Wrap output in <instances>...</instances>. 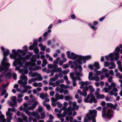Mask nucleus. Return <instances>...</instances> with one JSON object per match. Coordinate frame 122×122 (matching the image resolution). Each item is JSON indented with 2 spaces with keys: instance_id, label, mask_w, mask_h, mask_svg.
Returning a JSON list of instances; mask_svg holds the SVG:
<instances>
[{
  "instance_id": "f257e3e1",
  "label": "nucleus",
  "mask_w": 122,
  "mask_h": 122,
  "mask_svg": "<svg viewBox=\"0 0 122 122\" xmlns=\"http://www.w3.org/2000/svg\"><path fill=\"white\" fill-rule=\"evenodd\" d=\"M9 49H6V51L3 52L4 56L1 63L2 66H0V71L4 70H8L9 67L10 66L9 63L6 62H8L9 60L6 57L9 53Z\"/></svg>"
},
{
  "instance_id": "f03ea898",
  "label": "nucleus",
  "mask_w": 122,
  "mask_h": 122,
  "mask_svg": "<svg viewBox=\"0 0 122 122\" xmlns=\"http://www.w3.org/2000/svg\"><path fill=\"white\" fill-rule=\"evenodd\" d=\"M90 90V91L91 92H94L95 91V89L91 85H90L88 87L86 86L84 88H83L82 92L81 91L80 89L77 90L78 92L81 95H83L85 97H86L87 95L86 92Z\"/></svg>"
},
{
  "instance_id": "7ed1b4c3",
  "label": "nucleus",
  "mask_w": 122,
  "mask_h": 122,
  "mask_svg": "<svg viewBox=\"0 0 122 122\" xmlns=\"http://www.w3.org/2000/svg\"><path fill=\"white\" fill-rule=\"evenodd\" d=\"M97 113V112L95 109L90 110L89 113L87 114L86 115L89 121H90L92 119V122H96V117Z\"/></svg>"
},
{
  "instance_id": "20e7f679",
  "label": "nucleus",
  "mask_w": 122,
  "mask_h": 122,
  "mask_svg": "<svg viewBox=\"0 0 122 122\" xmlns=\"http://www.w3.org/2000/svg\"><path fill=\"white\" fill-rule=\"evenodd\" d=\"M84 102L86 103H92L93 102L94 103L97 102V100L95 98L93 94L90 93L88 95L87 97L84 99Z\"/></svg>"
},
{
  "instance_id": "39448f33",
  "label": "nucleus",
  "mask_w": 122,
  "mask_h": 122,
  "mask_svg": "<svg viewBox=\"0 0 122 122\" xmlns=\"http://www.w3.org/2000/svg\"><path fill=\"white\" fill-rule=\"evenodd\" d=\"M27 109V108H24L23 111L25 113L27 114L28 116H32L35 117L36 118L38 119H39L40 118V116L39 114L34 111H33L32 112H30Z\"/></svg>"
},
{
  "instance_id": "423d86ee",
  "label": "nucleus",
  "mask_w": 122,
  "mask_h": 122,
  "mask_svg": "<svg viewBox=\"0 0 122 122\" xmlns=\"http://www.w3.org/2000/svg\"><path fill=\"white\" fill-rule=\"evenodd\" d=\"M107 108L105 107H103L102 110V116L103 117H107L108 118H110L113 117L112 115L111 114V110H108L107 113H106Z\"/></svg>"
},
{
  "instance_id": "0eeeda50",
  "label": "nucleus",
  "mask_w": 122,
  "mask_h": 122,
  "mask_svg": "<svg viewBox=\"0 0 122 122\" xmlns=\"http://www.w3.org/2000/svg\"><path fill=\"white\" fill-rule=\"evenodd\" d=\"M72 108L71 107H68L66 111L67 113L69 115L66 117V120L67 121H71L73 120L72 117L71 116L72 114Z\"/></svg>"
},
{
  "instance_id": "6e6552de",
  "label": "nucleus",
  "mask_w": 122,
  "mask_h": 122,
  "mask_svg": "<svg viewBox=\"0 0 122 122\" xmlns=\"http://www.w3.org/2000/svg\"><path fill=\"white\" fill-rule=\"evenodd\" d=\"M6 70H3L0 71V72L2 71H3ZM2 74L0 76V82L2 81V80L1 78L3 77H5L6 78H11L12 77L11 74L10 72H6V71H5L3 72H2Z\"/></svg>"
},
{
  "instance_id": "1a4fd4ad",
  "label": "nucleus",
  "mask_w": 122,
  "mask_h": 122,
  "mask_svg": "<svg viewBox=\"0 0 122 122\" xmlns=\"http://www.w3.org/2000/svg\"><path fill=\"white\" fill-rule=\"evenodd\" d=\"M70 77L72 79L73 85L74 86H76V81L77 80V78L75 76V73L74 72H71L70 74Z\"/></svg>"
},
{
  "instance_id": "9d476101",
  "label": "nucleus",
  "mask_w": 122,
  "mask_h": 122,
  "mask_svg": "<svg viewBox=\"0 0 122 122\" xmlns=\"http://www.w3.org/2000/svg\"><path fill=\"white\" fill-rule=\"evenodd\" d=\"M38 104V102L37 101H35L31 106L28 107L27 108V109L29 110L33 111L36 107Z\"/></svg>"
},
{
  "instance_id": "9b49d317",
  "label": "nucleus",
  "mask_w": 122,
  "mask_h": 122,
  "mask_svg": "<svg viewBox=\"0 0 122 122\" xmlns=\"http://www.w3.org/2000/svg\"><path fill=\"white\" fill-rule=\"evenodd\" d=\"M6 115L7 116V122H11L10 120L12 119V116L13 114L12 112H6Z\"/></svg>"
},
{
  "instance_id": "f8f14e48",
  "label": "nucleus",
  "mask_w": 122,
  "mask_h": 122,
  "mask_svg": "<svg viewBox=\"0 0 122 122\" xmlns=\"http://www.w3.org/2000/svg\"><path fill=\"white\" fill-rule=\"evenodd\" d=\"M37 76V77L35 78H32L33 80L34 81V82H35L36 81H41L42 80L43 78L41 76L40 74H38Z\"/></svg>"
},
{
  "instance_id": "ddd939ff",
  "label": "nucleus",
  "mask_w": 122,
  "mask_h": 122,
  "mask_svg": "<svg viewBox=\"0 0 122 122\" xmlns=\"http://www.w3.org/2000/svg\"><path fill=\"white\" fill-rule=\"evenodd\" d=\"M78 56V55L75 54L73 52H71V54L70 57H69V59L75 60L77 59Z\"/></svg>"
},
{
  "instance_id": "4468645a",
  "label": "nucleus",
  "mask_w": 122,
  "mask_h": 122,
  "mask_svg": "<svg viewBox=\"0 0 122 122\" xmlns=\"http://www.w3.org/2000/svg\"><path fill=\"white\" fill-rule=\"evenodd\" d=\"M80 84L81 85V86L80 87V88H83L84 87L88 85L89 84V82L87 81H86L84 82L82 81L81 82Z\"/></svg>"
},
{
  "instance_id": "2eb2a0df",
  "label": "nucleus",
  "mask_w": 122,
  "mask_h": 122,
  "mask_svg": "<svg viewBox=\"0 0 122 122\" xmlns=\"http://www.w3.org/2000/svg\"><path fill=\"white\" fill-rule=\"evenodd\" d=\"M83 56L78 55V56L77 57L78 59L77 60V61L78 63L80 64L81 65L82 64V60L83 59Z\"/></svg>"
},
{
  "instance_id": "dca6fc26",
  "label": "nucleus",
  "mask_w": 122,
  "mask_h": 122,
  "mask_svg": "<svg viewBox=\"0 0 122 122\" xmlns=\"http://www.w3.org/2000/svg\"><path fill=\"white\" fill-rule=\"evenodd\" d=\"M58 66L56 64L53 65L52 64H48V68L51 69L53 68L52 70L54 71L55 68L56 67H57Z\"/></svg>"
},
{
  "instance_id": "f3484780",
  "label": "nucleus",
  "mask_w": 122,
  "mask_h": 122,
  "mask_svg": "<svg viewBox=\"0 0 122 122\" xmlns=\"http://www.w3.org/2000/svg\"><path fill=\"white\" fill-rule=\"evenodd\" d=\"M19 58L20 59H22V60L25 61L26 60H29L30 58V56L28 55H26L25 56L22 57L20 56H19Z\"/></svg>"
},
{
  "instance_id": "a211bd4d",
  "label": "nucleus",
  "mask_w": 122,
  "mask_h": 122,
  "mask_svg": "<svg viewBox=\"0 0 122 122\" xmlns=\"http://www.w3.org/2000/svg\"><path fill=\"white\" fill-rule=\"evenodd\" d=\"M1 114V112L0 111V120L1 122H6V119L4 118V116Z\"/></svg>"
},
{
  "instance_id": "6ab92c4d",
  "label": "nucleus",
  "mask_w": 122,
  "mask_h": 122,
  "mask_svg": "<svg viewBox=\"0 0 122 122\" xmlns=\"http://www.w3.org/2000/svg\"><path fill=\"white\" fill-rule=\"evenodd\" d=\"M48 96L47 94L46 93H41L40 94V97L42 99H44L46 97H47Z\"/></svg>"
},
{
  "instance_id": "aec40b11",
  "label": "nucleus",
  "mask_w": 122,
  "mask_h": 122,
  "mask_svg": "<svg viewBox=\"0 0 122 122\" xmlns=\"http://www.w3.org/2000/svg\"><path fill=\"white\" fill-rule=\"evenodd\" d=\"M55 98L57 100H59L60 99L62 100L64 98V97L62 95H60L58 93H57L56 94Z\"/></svg>"
},
{
  "instance_id": "412c9836",
  "label": "nucleus",
  "mask_w": 122,
  "mask_h": 122,
  "mask_svg": "<svg viewBox=\"0 0 122 122\" xmlns=\"http://www.w3.org/2000/svg\"><path fill=\"white\" fill-rule=\"evenodd\" d=\"M20 78L22 80H27L28 79L27 76H25L24 74L23 73H22L21 75L20 76Z\"/></svg>"
},
{
  "instance_id": "4be33fe9",
  "label": "nucleus",
  "mask_w": 122,
  "mask_h": 122,
  "mask_svg": "<svg viewBox=\"0 0 122 122\" xmlns=\"http://www.w3.org/2000/svg\"><path fill=\"white\" fill-rule=\"evenodd\" d=\"M110 65L112 66H109L108 67V68L109 69H114L115 67V65L113 62L112 61L110 63Z\"/></svg>"
},
{
  "instance_id": "5701e85b",
  "label": "nucleus",
  "mask_w": 122,
  "mask_h": 122,
  "mask_svg": "<svg viewBox=\"0 0 122 122\" xmlns=\"http://www.w3.org/2000/svg\"><path fill=\"white\" fill-rule=\"evenodd\" d=\"M12 102H10V106L12 107H14L17 104V102L16 101H12Z\"/></svg>"
},
{
  "instance_id": "b1692460",
  "label": "nucleus",
  "mask_w": 122,
  "mask_h": 122,
  "mask_svg": "<svg viewBox=\"0 0 122 122\" xmlns=\"http://www.w3.org/2000/svg\"><path fill=\"white\" fill-rule=\"evenodd\" d=\"M105 97V96L103 94H99L98 96H96V98L97 99H102Z\"/></svg>"
},
{
  "instance_id": "393cba45",
  "label": "nucleus",
  "mask_w": 122,
  "mask_h": 122,
  "mask_svg": "<svg viewBox=\"0 0 122 122\" xmlns=\"http://www.w3.org/2000/svg\"><path fill=\"white\" fill-rule=\"evenodd\" d=\"M114 54L115 55L114 57V59L116 60H117L119 58V53L117 52H115L114 53Z\"/></svg>"
},
{
  "instance_id": "a878e982",
  "label": "nucleus",
  "mask_w": 122,
  "mask_h": 122,
  "mask_svg": "<svg viewBox=\"0 0 122 122\" xmlns=\"http://www.w3.org/2000/svg\"><path fill=\"white\" fill-rule=\"evenodd\" d=\"M57 75H55V77L50 78V80L52 82H54L58 79L57 77Z\"/></svg>"
},
{
  "instance_id": "bb28decb",
  "label": "nucleus",
  "mask_w": 122,
  "mask_h": 122,
  "mask_svg": "<svg viewBox=\"0 0 122 122\" xmlns=\"http://www.w3.org/2000/svg\"><path fill=\"white\" fill-rule=\"evenodd\" d=\"M48 34V33H47V32H46L44 33L43 35V36L44 37H45V38L43 39V41H46V38L47 37V35Z\"/></svg>"
},
{
  "instance_id": "cd10ccee",
  "label": "nucleus",
  "mask_w": 122,
  "mask_h": 122,
  "mask_svg": "<svg viewBox=\"0 0 122 122\" xmlns=\"http://www.w3.org/2000/svg\"><path fill=\"white\" fill-rule=\"evenodd\" d=\"M54 70V71L55 72H58L59 73L60 72L62 71V68L61 67H59L58 68H57V67L55 68Z\"/></svg>"
},
{
  "instance_id": "c85d7f7f",
  "label": "nucleus",
  "mask_w": 122,
  "mask_h": 122,
  "mask_svg": "<svg viewBox=\"0 0 122 122\" xmlns=\"http://www.w3.org/2000/svg\"><path fill=\"white\" fill-rule=\"evenodd\" d=\"M65 99L66 100H71L72 99V97L70 95H68L65 97Z\"/></svg>"
},
{
  "instance_id": "c756f323",
  "label": "nucleus",
  "mask_w": 122,
  "mask_h": 122,
  "mask_svg": "<svg viewBox=\"0 0 122 122\" xmlns=\"http://www.w3.org/2000/svg\"><path fill=\"white\" fill-rule=\"evenodd\" d=\"M18 60L16 61L17 64L21 66L23 65V63L21 62V60L22 59H20L19 58V57H18Z\"/></svg>"
},
{
  "instance_id": "7c9ffc66",
  "label": "nucleus",
  "mask_w": 122,
  "mask_h": 122,
  "mask_svg": "<svg viewBox=\"0 0 122 122\" xmlns=\"http://www.w3.org/2000/svg\"><path fill=\"white\" fill-rule=\"evenodd\" d=\"M42 64L41 66L42 67H44L47 64V62L46 60L45 59L43 60L42 62Z\"/></svg>"
},
{
  "instance_id": "2f4dec72",
  "label": "nucleus",
  "mask_w": 122,
  "mask_h": 122,
  "mask_svg": "<svg viewBox=\"0 0 122 122\" xmlns=\"http://www.w3.org/2000/svg\"><path fill=\"white\" fill-rule=\"evenodd\" d=\"M11 111L12 112H15L16 110L14 108L12 107L11 108H9L8 109V112H10V111Z\"/></svg>"
},
{
  "instance_id": "473e14b6",
  "label": "nucleus",
  "mask_w": 122,
  "mask_h": 122,
  "mask_svg": "<svg viewBox=\"0 0 122 122\" xmlns=\"http://www.w3.org/2000/svg\"><path fill=\"white\" fill-rule=\"evenodd\" d=\"M41 68V66H36V67L32 68V70L33 71H36V70H38L39 69H40Z\"/></svg>"
},
{
  "instance_id": "72a5a7b5",
  "label": "nucleus",
  "mask_w": 122,
  "mask_h": 122,
  "mask_svg": "<svg viewBox=\"0 0 122 122\" xmlns=\"http://www.w3.org/2000/svg\"><path fill=\"white\" fill-rule=\"evenodd\" d=\"M21 116L23 117V120L25 121V122H28V117L25 115L24 114H22Z\"/></svg>"
},
{
  "instance_id": "f704fd0d",
  "label": "nucleus",
  "mask_w": 122,
  "mask_h": 122,
  "mask_svg": "<svg viewBox=\"0 0 122 122\" xmlns=\"http://www.w3.org/2000/svg\"><path fill=\"white\" fill-rule=\"evenodd\" d=\"M94 66L97 69H99L100 68L99 63L97 62H95L94 64Z\"/></svg>"
},
{
  "instance_id": "c9c22d12",
  "label": "nucleus",
  "mask_w": 122,
  "mask_h": 122,
  "mask_svg": "<svg viewBox=\"0 0 122 122\" xmlns=\"http://www.w3.org/2000/svg\"><path fill=\"white\" fill-rule=\"evenodd\" d=\"M57 115L59 117H65L66 116V114L63 113V114H57Z\"/></svg>"
},
{
  "instance_id": "e433bc0d",
  "label": "nucleus",
  "mask_w": 122,
  "mask_h": 122,
  "mask_svg": "<svg viewBox=\"0 0 122 122\" xmlns=\"http://www.w3.org/2000/svg\"><path fill=\"white\" fill-rule=\"evenodd\" d=\"M109 55L110 56V59L111 61H113L114 59L113 54L112 53H110L109 54Z\"/></svg>"
},
{
  "instance_id": "4c0bfd02",
  "label": "nucleus",
  "mask_w": 122,
  "mask_h": 122,
  "mask_svg": "<svg viewBox=\"0 0 122 122\" xmlns=\"http://www.w3.org/2000/svg\"><path fill=\"white\" fill-rule=\"evenodd\" d=\"M93 75V73L92 72H89V75L88 77V79L89 80H92V76Z\"/></svg>"
},
{
  "instance_id": "58836bf2",
  "label": "nucleus",
  "mask_w": 122,
  "mask_h": 122,
  "mask_svg": "<svg viewBox=\"0 0 122 122\" xmlns=\"http://www.w3.org/2000/svg\"><path fill=\"white\" fill-rule=\"evenodd\" d=\"M99 78L97 76H95L92 78V80H95L96 81H99Z\"/></svg>"
},
{
  "instance_id": "ea45409f",
  "label": "nucleus",
  "mask_w": 122,
  "mask_h": 122,
  "mask_svg": "<svg viewBox=\"0 0 122 122\" xmlns=\"http://www.w3.org/2000/svg\"><path fill=\"white\" fill-rule=\"evenodd\" d=\"M27 80H24V82L22 81V86L25 87L26 86V85L27 83Z\"/></svg>"
},
{
  "instance_id": "a19ab883",
  "label": "nucleus",
  "mask_w": 122,
  "mask_h": 122,
  "mask_svg": "<svg viewBox=\"0 0 122 122\" xmlns=\"http://www.w3.org/2000/svg\"><path fill=\"white\" fill-rule=\"evenodd\" d=\"M12 77L14 80H16L17 79V74L15 72L13 73L12 75Z\"/></svg>"
},
{
  "instance_id": "79ce46f5",
  "label": "nucleus",
  "mask_w": 122,
  "mask_h": 122,
  "mask_svg": "<svg viewBox=\"0 0 122 122\" xmlns=\"http://www.w3.org/2000/svg\"><path fill=\"white\" fill-rule=\"evenodd\" d=\"M89 25L92 29H93L94 30H96L97 29V27L92 25L91 24H90Z\"/></svg>"
},
{
  "instance_id": "37998d69",
  "label": "nucleus",
  "mask_w": 122,
  "mask_h": 122,
  "mask_svg": "<svg viewBox=\"0 0 122 122\" xmlns=\"http://www.w3.org/2000/svg\"><path fill=\"white\" fill-rule=\"evenodd\" d=\"M45 117V113L43 112L41 113V119H43Z\"/></svg>"
},
{
  "instance_id": "c03bdc74",
  "label": "nucleus",
  "mask_w": 122,
  "mask_h": 122,
  "mask_svg": "<svg viewBox=\"0 0 122 122\" xmlns=\"http://www.w3.org/2000/svg\"><path fill=\"white\" fill-rule=\"evenodd\" d=\"M84 58L87 60H88L91 58V56L90 55L86 56H83Z\"/></svg>"
},
{
  "instance_id": "a18cd8bd",
  "label": "nucleus",
  "mask_w": 122,
  "mask_h": 122,
  "mask_svg": "<svg viewBox=\"0 0 122 122\" xmlns=\"http://www.w3.org/2000/svg\"><path fill=\"white\" fill-rule=\"evenodd\" d=\"M56 75H57V78L58 77L60 78H61L63 76L62 73L61 72H59V74H56Z\"/></svg>"
},
{
  "instance_id": "49530a36",
  "label": "nucleus",
  "mask_w": 122,
  "mask_h": 122,
  "mask_svg": "<svg viewBox=\"0 0 122 122\" xmlns=\"http://www.w3.org/2000/svg\"><path fill=\"white\" fill-rule=\"evenodd\" d=\"M30 61L31 63H33L36 61V59L33 58H32L30 59Z\"/></svg>"
},
{
  "instance_id": "de8ad7c7",
  "label": "nucleus",
  "mask_w": 122,
  "mask_h": 122,
  "mask_svg": "<svg viewBox=\"0 0 122 122\" xmlns=\"http://www.w3.org/2000/svg\"><path fill=\"white\" fill-rule=\"evenodd\" d=\"M39 73H37L35 72L33 73L31 75V76L32 77H34L36 76H37L38 74Z\"/></svg>"
},
{
  "instance_id": "09e8293b",
  "label": "nucleus",
  "mask_w": 122,
  "mask_h": 122,
  "mask_svg": "<svg viewBox=\"0 0 122 122\" xmlns=\"http://www.w3.org/2000/svg\"><path fill=\"white\" fill-rule=\"evenodd\" d=\"M69 67V65L68 64H64L63 66V68L65 69H66Z\"/></svg>"
},
{
  "instance_id": "8fccbe9b",
  "label": "nucleus",
  "mask_w": 122,
  "mask_h": 122,
  "mask_svg": "<svg viewBox=\"0 0 122 122\" xmlns=\"http://www.w3.org/2000/svg\"><path fill=\"white\" fill-rule=\"evenodd\" d=\"M6 91L5 89L3 90L0 94L1 96H3V95H4L6 93Z\"/></svg>"
},
{
  "instance_id": "3c124183",
  "label": "nucleus",
  "mask_w": 122,
  "mask_h": 122,
  "mask_svg": "<svg viewBox=\"0 0 122 122\" xmlns=\"http://www.w3.org/2000/svg\"><path fill=\"white\" fill-rule=\"evenodd\" d=\"M43 108L41 106H39L38 108V111L39 112H41L43 111Z\"/></svg>"
},
{
  "instance_id": "603ef678",
  "label": "nucleus",
  "mask_w": 122,
  "mask_h": 122,
  "mask_svg": "<svg viewBox=\"0 0 122 122\" xmlns=\"http://www.w3.org/2000/svg\"><path fill=\"white\" fill-rule=\"evenodd\" d=\"M34 41L35 42L33 43V45L34 46H37L38 45V41L37 40H35Z\"/></svg>"
},
{
  "instance_id": "864d4df0",
  "label": "nucleus",
  "mask_w": 122,
  "mask_h": 122,
  "mask_svg": "<svg viewBox=\"0 0 122 122\" xmlns=\"http://www.w3.org/2000/svg\"><path fill=\"white\" fill-rule=\"evenodd\" d=\"M66 54L67 56V57L69 58L70 57L71 52L69 51H67L66 52Z\"/></svg>"
},
{
  "instance_id": "5fc2aeb1",
  "label": "nucleus",
  "mask_w": 122,
  "mask_h": 122,
  "mask_svg": "<svg viewBox=\"0 0 122 122\" xmlns=\"http://www.w3.org/2000/svg\"><path fill=\"white\" fill-rule=\"evenodd\" d=\"M110 65V63L108 62H105L104 64V66L105 67L109 66Z\"/></svg>"
},
{
  "instance_id": "6e6d98bb",
  "label": "nucleus",
  "mask_w": 122,
  "mask_h": 122,
  "mask_svg": "<svg viewBox=\"0 0 122 122\" xmlns=\"http://www.w3.org/2000/svg\"><path fill=\"white\" fill-rule=\"evenodd\" d=\"M23 99L22 98H18L17 101L18 103L21 102L23 101Z\"/></svg>"
},
{
  "instance_id": "4d7b16f0",
  "label": "nucleus",
  "mask_w": 122,
  "mask_h": 122,
  "mask_svg": "<svg viewBox=\"0 0 122 122\" xmlns=\"http://www.w3.org/2000/svg\"><path fill=\"white\" fill-rule=\"evenodd\" d=\"M112 76L110 77L108 79V82L111 83L112 81Z\"/></svg>"
},
{
  "instance_id": "13d9d810",
  "label": "nucleus",
  "mask_w": 122,
  "mask_h": 122,
  "mask_svg": "<svg viewBox=\"0 0 122 122\" xmlns=\"http://www.w3.org/2000/svg\"><path fill=\"white\" fill-rule=\"evenodd\" d=\"M107 105L108 107H110L112 108L113 104L112 103H107Z\"/></svg>"
},
{
  "instance_id": "bf43d9fd",
  "label": "nucleus",
  "mask_w": 122,
  "mask_h": 122,
  "mask_svg": "<svg viewBox=\"0 0 122 122\" xmlns=\"http://www.w3.org/2000/svg\"><path fill=\"white\" fill-rule=\"evenodd\" d=\"M60 81L59 80L57 81L56 82V86H58L60 85Z\"/></svg>"
},
{
  "instance_id": "052dcab7",
  "label": "nucleus",
  "mask_w": 122,
  "mask_h": 122,
  "mask_svg": "<svg viewBox=\"0 0 122 122\" xmlns=\"http://www.w3.org/2000/svg\"><path fill=\"white\" fill-rule=\"evenodd\" d=\"M76 77H77L79 76H81L82 75L80 73L77 72L76 73Z\"/></svg>"
},
{
  "instance_id": "680f3d73",
  "label": "nucleus",
  "mask_w": 122,
  "mask_h": 122,
  "mask_svg": "<svg viewBox=\"0 0 122 122\" xmlns=\"http://www.w3.org/2000/svg\"><path fill=\"white\" fill-rule=\"evenodd\" d=\"M24 95L22 94H18V98H22L23 97Z\"/></svg>"
},
{
  "instance_id": "e2e57ef3",
  "label": "nucleus",
  "mask_w": 122,
  "mask_h": 122,
  "mask_svg": "<svg viewBox=\"0 0 122 122\" xmlns=\"http://www.w3.org/2000/svg\"><path fill=\"white\" fill-rule=\"evenodd\" d=\"M57 100L56 98H55L53 97H52L51 98V101L52 102H56Z\"/></svg>"
},
{
  "instance_id": "0e129e2a",
  "label": "nucleus",
  "mask_w": 122,
  "mask_h": 122,
  "mask_svg": "<svg viewBox=\"0 0 122 122\" xmlns=\"http://www.w3.org/2000/svg\"><path fill=\"white\" fill-rule=\"evenodd\" d=\"M117 105L116 103L114 105H113L112 108L114 110H115L116 109V107H117Z\"/></svg>"
},
{
  "instance_id": "69168bd1",
  "label": "nucleus",
  "mask_w": 122,
  "mask_h": 122,
  "mask_svg": "<svg viewBox=\"0 0 122 122\" xmlns=\"http://www.w3.org/2000/svg\"><path fill=\"white\" fill-rule=\"evenodd\" d=\"M109 73L112 76H113L114 75L113 71L112 70H111L110 71Z\"/></svg>"
},
{
  "instance_id": "338daca9",
  "label": "nucleus",
  "mask_w": 122,
  "mask_h": 122,
  "mask_svg": "<svg viewBox=\"0 0 122 122\" xmlns=\"http://www.w3.org/2000/svg\"><path fill=\"white\" fill-rule=\"evenodd\" d=\"M104 91L106 92H108V91H109V89L105 87L103 89Z\"/></svg>"
},
{
  "instance_id": "774afa93",
  "label": "nucleus",
  "mask_w": 122,
  "mask_h": 122,
  "mask_svg": "<svg viewBox=\"0 0 122 122\" xmlns=\"http://www.w3.org/2000/svg\"><path fill=\"white\" fill-rule=\"evenodd\" d=\"M54 93H55L54 91H51L50 92V94L51 96H53Z\"/></svg>"
}]
</instances>
